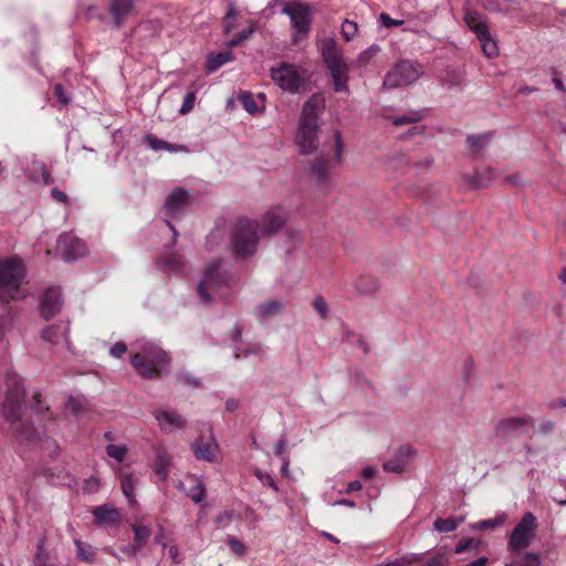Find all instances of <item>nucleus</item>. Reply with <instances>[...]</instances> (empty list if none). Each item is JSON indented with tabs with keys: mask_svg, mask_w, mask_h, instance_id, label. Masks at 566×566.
<instances>
[{
	"mask_svg": "<svg viewBox=\"0 0 566 566\" xmlns=\"http://www.w3.org/2000/svg\"><path fill=\"white\" fill-rule=\"evenodd\" d=\"M270 74L283 91L292 94L301 92L307 83L306 71L286 62H282L277 67H271Z\"/></svg>",
	"mask_w": 566,
	"mask_h": 566,
	"instance_id": "5",
	"label": "nucleus"
},
{
	"mask_svg": "<svg viewBox=\"0 0 566 566\" xmlns=\"http://www.w3.org/2000/svg\"><path fill=\"white\" fill-rule=\"evenodd\" d=\"M189 202V193L186 189L176 187L165 201L166 213L174 218L180 213Z\"/></svg>",
	"mask_w": 566,
	"mask_h": 566,
	"instance_id": "17",
	"label": "nucleus"
},
{
	"mask_svg": "<svg viewBox=\"0 0 566 566\" xmlns=\"http://www.w3.org/2000/svg\"><path fill=\"white\" fill-rule=\"evenodd\" d=\"M423 74L422 66L411 60L398 62L387 74L384 85L394 88L416 82Z\"/></svg>",
	"mask_w": 566,
	"mask_h": 566,
	"instance_id": "8",
	"label": "nucleus"
},
{
	"mask_svg": "<svg viewBox=\"0 0 566 566\" xmlns=\"http://www.w3.org/2000/svg\"><path fill=\"white\" fill-rule=\"evenodd\" d=\"M169 358L166 352L160 348H146L143 353L135 354L130 363L138 375L144 378H158L163 367Z\"/></svg>",
	"mask_w": 566,
	"mask_h": 566,
	"instance_id": "4",
	"label": "nucleus"
},
{
	"mask_svg": "<svg viewBox=\"0 0 566 566\" xmlns=\"http://www.w3.org/2000/svg\"><path fill=\"white\" fill-rule=\"evenodd\" d=\"M513 558L504 566H541V557L533 552L513 553Z\"/></svg>",
	"mask_w": 566,
	"mask_h": 566,
	"instance_id": "27",
	"label": "nucleus"
},
{
	"mask_svg": "<svg viewBox=\"0 0 566 566\" xmlns=\"http://www.w3.org/2000/svg\"><path fill=\"white\" fill-rule=\"evenodd\" d=\"M379 21L380 23L386 28H394V27H400L403 24V20H396L392 19L388 13L381 12L379 14Z\"/></svg>",
	"mask_w": 566,
	"mask_h": 566,
	"instance_id": "52",
	"label": "nucleus"
},
{
	"mask_svg": "<svg viewBox=\"0 0 566 566\" xmlns=\"http://www.w3.org/2000/svg\"><path fill=\"white\" fill-rule=\"evenodd\" d=\"M532 423V418L524 417H507L501 419L495 426V432L503 439L520 438L526 433V426Z\"/></svg>",
	"mask_w": 566,
	"mask_h": 566,
	"instance_id": "11",
	"label": "nucleus"
},
{
	"mask_svg": "<svg viewBox=\"0 0 566 566\" xmlns=\"http://www.w3.org/2000/svg\"><path fill=\"white\" fill-rule=\"evenodd\" d=\"M134 531V543L138 544L140 547L145 546L151 535V531L148 526L135 523L133 525Z\"/></svg>",
	"mask_w": 566,
	"mask_h": 566,
	"instance_id": "36",
	"label": "nucleus"
},
{
	"mask_svg": "<svg viewBox=\"0 0 566 566\" xmlns=\"http://www.w3.org/2000/svg\"><path fill=\"white\" fill-rule=\"evenodd\" d=\"M233 56L231 52L224 51L218 54H210L207 61V67L210 72L216 71L223 64L232 61Z\"/></svg>",
	"mask_w": 566,
	"mask_h": 566,
	"instance_id": "34",
	"label": "nucleus"
},
{
	"mask_svg": "<svg viewBox=\"0 0 566 566\" xmlns=\"http://www.w3.org/2000/svg\"><path fill=\"white\" fill-rule=\"evenodd\" d=\"M253 32L254 29L252 27L247 30L240 31L228 42V46L235 48L240 45L243 41L248 40Z\"/></svg>",
	"mask_w": 566,
	"mask_h": 566,
	"instance_id": "45",
	"label": "nucleus"
},
{
	"mask_svg": "<svg viewBox=\"0 0 566 566\" xmlns=\"http://www.w3.org/2000/svg\"><path fill=\"white\" fill-rule=\"evenodd\" d=\"M240 103L242 104L243 108L249 112L250 114H253L258 111V105L254 99L253 94L250 92H244L240 95L239 98Z\"/></svg>",
	"mask_w": 566,
	"mask_h": 566,
	"instance_id": "44",
	"label": "nucleus"
},
{
	"mask_svg": "<svg viewBox=\"0 0 566 566\" xmlns=\"http://www.w3.org/2000/svg\"><path fill=\"white\" fill-rule=\"evenodd\" d=\"M120 488L126 497L130 500L134 496L135 482L132 473L120 474Z\"/></svg>",
	"mask_w": 566,
	"mask_h": 566,
	"instance_id": "40",
	"label": "nucleus"
},
{
	"mask_svg": "<svg viewBox=\"0 0 566 566\" xmlns=\"http://www.w3.org/2000/svg\"><path fill=\"white\" fill-rule=\"evenodd\" d=\"M285 444H286V441H285V439H284V438H281V439L276 442V444H275V449H274V453H275V455H277V457L283 455L284 450H285Z\"/></svg>",
	"mask_w": 566,
	"mask_h": 566,
	"instance_id": "64",
	"label": "nucleus"
},
{
	"mask_svg": "<svg viewBox=\"0 0 566 566\" xmlns=\"http://www.w3.org/2000/svg\"><path fill=\"white\" fill-rule=\"evenodd\" d=\"M171 467V458L170 455L165 451L159 449L156 453V458L154 460V471L156 475L161 480L165 481L168 478L169 471Z\"/></svg>",
	"mask_w": 566,
	"mask_h": 566,
	"instance_id": "25",
	"label": "nucleus"
},
{
	"mask_svg": "<svg viewBox=\"0 0 566 566\" xmlns=\"http://www.w3.org/2000/svg\"><path fill=\"white\" fill-rule=\"evenodd\" d=\"M254 474L255 476L258 478V480L264 485V486H269L271 488L272 490H274L275 492H279V488L276 485V483L274 482L273 478L271 474L266 473V472H262L261 470L256 469L254 471Z\"/></svg>",
	"mask_w": 566,
	"mask_h": 566,
	"instance_id": "47",
	"label": "nucleus"
},
{
	"mask_svg": "<svg viewBox=\"0 0 566 566\" xmlns=\"http://www.w3.org/2000/svg\"><path fill=\"white\" fill-rule=\"evenodd\" d=\"M99 482L96 478L91 476L90 479L84 481L83 491L85 493H94L98 490Z\"/></svg>",
	"mask_w": 566,
	"mask_h": 566,
	"instance_id": "57",
	"label": "nucleus"
},
{
	"mask_svg": "<svg viewBox=\"0 0 566 566\" xmlns=\"http://www.w3.org/2000/svg\"><path fill=\"white\" fill-rule=\"evenodd\" d=\"M324 108V98L319 94L312 95L304 104L300 122L317 124L318 113Z\"/></svg>",
	"mask_w": 566,
	"mask_h": 566,
	"instance_id": "21",
	"label": "nucleus"
},
{
	"mask_svg": "<svg viewBox=\"0 0 566 566\" xmlns=\"http://www.w3.org/2000/svg\"><path fill=\"white\" fill-rule=\"evenodd\" d=\"M556 424L549 419H544L538 424V432L542 434H549L554 431Z\"/></svg>",
	"mask_w": 566,
	"mask_h": 566,
	"instance_id": "56",
	"label": "nucleus"
},
{
	"mask_svg": "<svg viewBox=\"0 0 566 566\" xmlns=\"http://www.w3.org/2000/svg\"><path fill=\"white\" fill-rule=\"evenodd\" d=\"M282 13L290 17L292 28L297 34L307 35L311 29L313 11L310 4L300 1L285 3Z\"/></svg>",
	"mask_w": 566,
	"mask_h": 566,
	"instance_id": "9",
	"label": "nucleus"
},
{
	"mask_svg": "<svg viewBox=\"0 0 566 566\" xmlns=\"http://www.w3.org/2000/svg\"><path fill=\"white\" fill-rule=\"evenodd\" d=\"M537 526V520L534 514L531 512L525 513L510 535L507 542L509 552L520 553L526 549L535 537Z\"/></svg>",
	"mask_w": 566,
	"mask_h": 566,
	"instance_id": "7",
	"label": "nucleus"
},
{
	"mask_svg": "<svg viewBox=\"0 0 566 566\" xmlns=\"http://www.w3.org/2000/svg\"><path fill=\"white\" fill-rule=\"evenodd\" d=\"M7 390L2 403V415L10 423L13 434L24 441L36 438L33 422L25 417V389L22 378L15 374L6 377Z\"/></svg>",
	"mask_w": 566,
	"mask_h": 566,
	"instance_id": "2",
	"label": "nucleus"
},
{
	"mask_svg": "<svg viewBox=\"0 0 566 566\" xmlns=\"http://www.w3.org/2000/svg\"><path fill=\"white\" fill-rule=\"evenodd\" d=\"M285 222L286 213L281 207L270 208L262 218V226L248 218L239 219L231 237L233 252L240 258L253 255L259 244V231L271 235L277 232Z\"/></svg>",
	"mask_w": 566,
	"mask_h": 566,
	"instance_id": "1",
	"label": "nucleus"
},
{
	"mask_svg": "<svg viewBox=\"0 0 566 566\" xmlns=\"http://www.w3.org/2000/svg\"><path fill=\"white\" fill-rule=\"evenodd\" d=\"M140 548H142V547H140L138 544H136V543H132V544H128V545H126V546H123V547L120 548V551H122L124 554H126L127 556L133 557V556H135V555L137 554V552H138Z\"/></svg>",
	"mask_w": 566,
	"mask_h": 566,
	"instance_id": "61",
	"label": "nucleus"
},
{
	"mask_svg": "<svg viewBox=\"0 0 566 566\" xmlns=\"http://www.w3.org/2000/svg\"><path fill=\"white\" fill-rule=\"evenodd\" d=\"M334 158L331 159L327 155H322L318 158H316L312 165V171L317 178L318 181L325 182L328 178L329 171L336 166L342 163V156L344 151V143L342 139V135L338 130L334 133Z\"/></svg>",
	"mask_w": 566,
	"mask_h": 566,
	"instance_id": "10",
	"label": "nucleus"
},
{
	"mask_svg": "<svg viewBox=\"0 0 566 566\" xmlns=\"http://www.w3.org/2000/svg\"><path fill=\"white\" fill-rule=\"evenodd\" d=\"M322 57L327 69L342 67L346 63L343 60V52L334 39L328 38L322 42Z\"/></svg>",
	"mask_w": 566,
	"mask_h": 566,
	"instance_id": "16",
	"label": "nucleus"
},
{
	"mask_svg": "<svg viewBox=\"0 0 566 566\" xmlns=\"http://www.w3.org/2000/svg\"><path fill=\"white\" fill-rule=\"evenodd\" d=\"M488 137H489V135H479V136L470 135V136H468L467 142L469 144L471 151L479 153L484 146V144H483L484 139H486Z\"/></svg>",
	"mask_w": 566,
	"mask_h": 566,
	"instance_id": "46",
	"label": "nucleus"
},
{
	"mask_svg": "<svg viewBox=\"0 0 566 566\" xmlns=\"http://www.w3.org/2000/svg\"><path fill=\"white\" fill-rule=\"evenodd\" d=\"M62 307V293L56 286L45 290L40 301V312L44 319L55 316Z\"/></svg>",
	"mask_w": 566,
	"mask_h": 566,
	"instance_id": "14",
	"label": "nucleus"
},
{
	"mask_svg": "<svg viewBox=\"0 0 566 566\" xmlns=\"http://www.w3.org/2000/svg\"><path fill=\"white\" fill-rule=\"evenodd\" d=\"M317 130L318 124L300 122L295 142L303 155H308L317 148Z\"/></svg>",
	"mask_w": 566,
	"mask_h": 566,
	"instance_id": "13",
	"label": "nucleus"
},
{
	"mask_svg": "<svg viewBox=\"0 0 566 566\" xmlns=\"http://www.w3.org/2000/svg\"><path fill=\"white\" fill-rule=\"evenodd\" d=\"M357 31L358 24L356 22L345 19L342 23V35L345 41L349 42L353 40Z\"/></svg>",
	"mask_w": 566,
	"mask_h": 566,
	"instance_id": "43",
	"label": "nucleus"
},
{
	"mask_svg": "<svg viewBox=\"0 0 566 566\" xmlns=\"http://www.w3.org/2000/svg\"><path fill=\"white\" fill-rule=\"evenodd\" d=\"M473 368H474V361L472 358H467L463 363V368H462V375H463V379L465 381H468L471 377V374L473 371Z\"/></svg>",
	"mask_w": 566,
	"mask_h": 566,
	"instance_id": "60",
	"label": "nucleus"
},
{
	"mask_svg": "<svg viewBox=\"0 0 566 566\" xmlns=\"http://www.w3.org/2000/svg\"><path fill=\"white\" fill-rule=\"evenodd\" d=\"M51 196L54 199V201L63 205H69L67 195L64 191L60 190L59 188H53L51 190Z\"/></svg>",
	"mask_w": 566,
	"mask_h": 566,
	"instance_id": "59",
	"label": "nucleus"
},
{
	"mask_svg": "<svg viewBox=\"0 0 566 566\" xmlns=\"http://www.w3.org/2000/svg\"><path fill=\"white\" fill-rule=\"evenodd\" d=\"M92 513H93L95 522L97 524H103V523L113 524L119 520L118 511L115 507L107 505V504L95 506L93 509Z\"/></svg>",
	"mask_w": 566,
	"mask_h": 566,
	"instance_id": "26",
	"label": "nucleus"
},
{
	"mask_svg": "<svg viewBox=\"0 0 566 566\" xmlns=\"http://www.w3.org/2000/svg\"><path fill=\"white\" fill-rule=\"evenodd\" d=\"M481 544V541L475 539L473 537H465L459 541V543L455 546V553L462 554L468 551L474 549L478 551L479 546Z\"/></svg>",
	"mask_w": 566,
	"mask_h": 566,
	"instance_id": "41",
	"label": "nucleus"
},
{
	"mask_svg": "<svg viewBox=\"0 0 566 566\" xmlns=\"http://www.w3.org/2000/svg\"><path fill=\"white\" fill-rule=\"evenodd\" d=\"M189 479L192 484L188 489H185L186 495L195 503L202 502L206 499V488L203 482L193 475Z\"/></svg>",
	"mask_w": 566,
	"mask_h": 566,
	"instance_id": "30",
	"label": "nucleus"
},
{
	"mask_svg": "<svg viewBox=\"0 0 566 566\" xmlns=\"http://www.w3.org/2000/svg\"><path fill=\"white\" fill-rule=\"evenodd\" d=\"M57 245L63 249L64 259L67 261L75 260L85 252L83 241L70 233L61 234L57 240Z\"/></svg>",
	"mask_w": 566,
	"mask_h": 566,
	"instance_id": "15",
	"label": "nucleus"
},
{
	"mask_svg": "<svg viewBox=\"0 0 566 566\" xmlns=\"http://www.w3.org/2000/svg\"><path fill=\"white\" fill-rule=\"evenodd\" d=\"M33 402H34V410L35 413L43 418L44 412L49 411V406L44 405L41 400V394L39 391H35L32 396Z\"/></svg>",
	"mask_w": 566,
	"mask_h": 566,
	"instance_id": "51",
	"label": "nucleus"
},
{
	"mask_svg": "<svg viewBox=\"0 0 566 566\" xmlns=\"http://www.w3.org/2000/svg\"><path fill=\"white\" fill-rule=\"evenodd\" d=\"M378 287V281L370 275H361L355 281V289L360 295L373 294Z\"/></svg>",
	"mask_w": 566,
	"mask_h": 566,
	"instance_id": "31",
	"label": "nucleus"
},
{
	"mask_svg": "<svg viewBox=\"0 0 566 566\" xmlns=\"http://www.w3.org/2000/svg\"><path fill=\"white\" fill-rule=\"evenodd\" d=\"M238 11L234 3H229L228 11L223 18L224 33H230L237 27Z\"/></svg>",
	"mask_w": 566,
	"mask_h": 566,
	"instance_id": "38",
	"label": "nucleus"
},
{
	"mask_svg": "<svg viewBox=\"0 0 566 566\" xmlns=\"http://www.w3.org/2000/svg\"><path fill=\"white\" fill-rule=\"evenodd\" d=\"M134 10V0H109L108 12L116 28H120Z\"/></svg>",
	"mask_w": 566,
	"mask_h": 566,
	"instance_id": "19",
	"label": "nucleus"
},
{
	"mask_svg": "<svg viewBox=\"0 0 566 566\" xmlns=\"http://www.w3.org/2000/svg\"><path fill=\"white\" fill-rule=\"evenodd\" d=\"M285 308L283 302L277 300H270L259 304L255 307V314L260 319L272 317L282 313Z\"/></svg>",
	"mask_w": 566,
	"mask_h": 566,
	"instance_id": "24",
	"label": "nucleus"
},
{
	"mask_svg": "<svg viewBox=\"0 0 566 566\" xmlns=\"http://www.w3.org/2000/svg\"><path fill=\"white\" fill-rule=\"evenodd\" d=\"M413 453L415 450L410 446L400 447L395 455L382 464L384 470L386 472L402 473Z\"/></svg>",
	"mask_w": 566,
	"mask_h": 566,
	"instance_id": "18",
	"label": "nucleus"
},
{
	"mask_svg": "<svg viewBox=\"0 0 566 566\" xmlns=\"http://www.w3.org/2000/svg\"><path fill=\"white\" fill-rule=\"evenodd\" d=\"M192 451L196 459L212 462L216 458L218 446L212 438L206 439L205 437H199V439L192 443Z\"/></svg>",
	"mask_w": 566,
	"mask_h": 566,
	"instance_id": "20",
	"label": "nucleus"
},
{
	"mask_svg": "<svg viewBox=\"0 0 566 566\" xmlns=\"http://www.w3.org/2000/svg\"><path fill=\"white\" fill-rule=\"evenodd\" d=\"M146 140H147L149 147L154 150H164L165 145H166V140H161L151 134L146 136Z\"/></svg>",
	"mask_w": 566,
	"mask_h": 566,
	"instance_id": "55",
	"label": "nucleus"
},
{
	"mask_svg": "<svg viewBox=\"0 0 566 566\" xmlns=\"http://www.w3.org/2000/svg\"><path fill=\"white\" fill-rule=\"evenodd\" d=\"M106 454L109 458L115 459L118 462H122L127 453V447L124 444L117 446V444H108L106 446Z\"/></svg>",
	"mask_w": 566,
	"mask_h": 566,
	"instance_id": "42",
	"label": "nucleus"
},
{
	"mask_svg": "<svg viewBox=\"0 0 566 566\" xmlns=\"http://www.w3.org/2000/svg\"><path fill=\"white\" fill-rule=\"evenodd\" d=\"M463 522V517L438 518L434 522V530L440 533H449L455 531Z\"/></svg>",
	"mask_w": 566,
	"mask_h": 566,
	"instance_id": "33",
	"label": "nucleus"
},
{
	"mask_svg": "<svg viewBox=\"0 0 566 566\" xmlns=\"http://www.w3.org/2000/svg\"><path fill=\"white\" fill-rule=\"evenodd\" d=\"M328 71H329L332 80H333L334 91L335 92L348 91V85H347L348 66H347V64L342 65V67L328 69Z\"/></svg>",
	"mask_w": 566,
	"mask_h": 566,
	"instance_id": "29",
	"label": "nucleus"
},
{
	"mask_svg": "<svg viewBox=\"0 0 566 566\" xmlns=\"http://www.w3.org/2000/svg\"><path fill=\"white\" fill-rule=\"evenodd\" d=\"M467 25L476 34V36H485L489 27L475 11H468L464 15Z\"/></svg>",
	"mask_w": 566,
	"mask_h": 566,
	"instance_id": "28",
	"label": "nucleus"
},
{
	"mask_svg": "<svg viewBox=\"0 0 566 566\" xmlns=\"http://www.w3.org/2000/svg\"><path fill=\"white\" fill-rule=\"evenodd\" d=\"M496 526V522L493 521V520H486V521H481L479 522L476 525H475V528H479L481 531H485V530H489V528H493Z\"/></svg>",
	"mask_w": 566,
	"mask_h": 566,
	"instance_id": "62",
	"label": "nucleus"
},
{
	"mask_svg": "<svg viewBox=\"0 0 566 566\" xmlns=\"http://www.w3.org/2000/svg\"><path fill=\"white\" fill-rule=\"evenodd\" d=\"M178 384L187 387L198 388L200 386V381L198 378L191 376L188 373H180L177 376Z\"/></svg>",
	"mask_w": 566,
	"mask_h": 566,
	"instance_id": "48",
	"label": "nucleus"
},
{
	"mask_svg": "<svg viewBox=\"0 0 566 566\" xmlns=\"http://www.w3.org/2000/svg\"><path fill=\"white\" fill-rule=\"evenodd\" d=\"M424 118V114L422 111H410L409 114L392 117V124L395 126H401L407 124H417Z\"/></svg>",
	"mask_w": 566,
	"mask_h": 566,
	"instance_id": "35",
	"label": "nucleus"
},
{
	"mask_svg": "<svg viewBox=\"0 0 566 566\" xmlns=\"http://www.w3.org/2000/svg\"><path fill=\"white\" fill-rule=\"evenodd\" d=\"M363 485H361V482L358 481V480H355V481H352L347 484V488H346V493H353V492H356V491H359L361 490Z\"/></svg>",
	"mask_w": 566,
	"mask_h": 566,
	"instance_id": "63",
	"label": "nucleus"
},
{
	"mask_svg": "<svg viewBox=\"0 0 566 566\" xmlns=\"http://www.w3.org/2000/svg\"><path fill=\"white\" fill-rule=\"evenodd\" d=\"M54 95L57 98V101L62 105H69L70 104V97L67 96L66 92L64 91L62 84H55L54 86Z\"/></svg>",
	"mask_w": 566,
	"mask_h": 566,
	"instance_id": "54",
	"label": "nucleus"
},
{
	"mask_svg": "<svg viewBox=\"0 0 566 566\" xmlns=\"http://www.w3.org/2000/svg\"><path fill=\"white\" fill-rule=\"evenodd\" d=\"M67 329L61 325H51L42 332V338L52 344H57L66 336Z\"/></svg>",
	"mask_w": 566,
	"mask_h": 566,
	"instance_id": "32",
	"label": "nucleus"
},
{
	"mask_svg": "<svg viewBox=\"0 0 566 566\" xmlns=\"http://www.w3.org/2000/svg\"><path fill=\"white\" fill-rule=\"evenodd\" d=\"M313 306L318 312V314L321 315L322 318H326L328 307H327V304H326V302L324 301V298L322 296H317L314 300Z\"/></svg>",
	"mask_w": 566,
	"mask_h": 566,
	"instance_id": "53",
	"label": "nucleus"
},
{
	"mask_svg": "<svg viewBox=\"0 0 566 566\" xmlns=\"http://www.w3.org/2000/svg\"><path fill=\"white\" fill-rule=\"evenodd\" d=\"M25 269L21 259L10 258L0 261V303H9L18 297Z\"/></svg>",
	"mask_w": 566,
	"mask_h": 566,
	"instance_id": "3",
	"label": "nucleus"
},
{
	"mask_svg": "<svg viewBox=\"0 0 566 566\" xmlns=\"http://www.w3.org/2000/svg\"><path fill=\"white\" fill-rule=\"evenodd\" d=\"M158 268L163 272L180 273L185 268V262L180 254L167 253L159 258Z\"/></svg>",
	"mask_w": 566,
	"mask_h": 566,
	"instance_id": "23",
	"label": "nucleus"
},
{
	"mask_svg": "<svg viewBox=\"0 0 566 566\" xmlns=\"http://www.w3.org/2000/svg\"><path fill=\"white\" fill-rule=\"evenodd\" d=\"M151 415L156 419L159 429L165 433H171L176 430L186 428L187 420L176 410L155 409Z\"/></svg>",
	"mask_w": 566,
	"mask_h": 566,
	"instance_id": "12",
	"label": "nucleus"
},
{
	"mask_svg": "<svg viewBox=\"0 0 566 566\" xmlns=\"http://www.w3.org/2000/svg\"><path fill=\"white\" fill-rule=\"evenodd\" d=\"M75 545L77 548V558L86 562L93 563L95 560V551L92 546L85 545L82 541L76 539Z\"/></svg>",
	"mask_w": 566,
	"mask_h": 566,
	"instance_id": "39",
	"label": "nucleus"
},
{
	"mask_svg": "<svg viewBox=\"0 0 566 566\" xmlns=\"http://www.w3.org/2000/svg\"><path fill=\"white\" fill-rule=\"evenodd\" d=\"M127 350V346L123 342H118L115 345H113L109 349V354L116 358L122 357Z\"/></svg>",
	"mask_w": 566,
	"mask_h": 566,
	"instance_id": "58",
	"label": "nucleus"
},
{
	"mask_svg": "<svg viewBox=\"0 0 566 566\" xmlns=\"http://www.w3.org/2000/svg\"><path fill=\"white\" fill-rule=\"evenodd\" d=\"M480 43H481V48L483 50V53L488 56V57H493L495 55H497L499 53V50H497V44L496 42L491 38V34H490V31L488 30V33L485 34V36H478Z\"/></svg>",
	"mask_w": 566,
	"mask_h": 566,
	"instance_id": "37",
	"label": "nucleus"
},
{
	"mask_svg": "<svg viewBox=\"0 0 566 566\" xmlns=\"http://www.w3.org/2000/svg\"><path fill=\"white\" fill-rule=\"evenodd\" d=\"M220 259L211 260L207 264L203 277L197 286V293L203 304L211 302V292L216 293L221 286L230 284L229 276L220 272Z\"/></svg>",
	"mask_w": 566,
	"mask_h": 566,
	"instance_id": "6",
	"label": "nucleus"
},
{
	"mask_svg": "<svg viewBox=\"0 0 566 566\" xmlns=\"http://www.w3.org/2000/svg\"><path fill=\"white\" fill-rule=\"evenodd\" d=\"M195 102H196V93L193 91L188 92L186 94V96L184 97V102H182V105L179 111L180 114L186 115L189 112H191L195 107Z\"/></svg>",
	"mask_w": 566,
	"mask_h": 566,
	"instance_id": "49",
	"label": "nucleus"
},
{
	"mask_svg": "<svg viewBox=\"0 0 566 566\" xmlns=\"http://www.w3.org/2000/svg\"><path fill=\"white\" fill-rule=\"evenodd\" d=\"M496 178V171L490 167H481L474 170V174L468 178L471 188H486Z\"/></svg>",
	"mask_w": 566,
	"mask_h": 566,
	"instance_id": "22",
	"label": "nucleus"
},
{
	"mask_svg": "<svg viewBox=\"0 0 566 566\" xmlns=\"http://www.w3.org/2000/svg\"><path fill=\"white\" fill-rule=\"evenodd\" d=\"M228 545L230 549L238 556H242L247 552L245 545L233 536L229 537Z\"/></svg>",
	"mask_w": 566,
	"mask_h": 566,
	"instance_id": "50",
	"label": "nucleus"
}]
</instances>
